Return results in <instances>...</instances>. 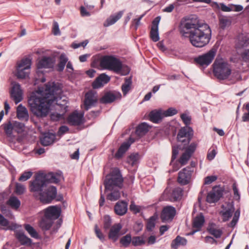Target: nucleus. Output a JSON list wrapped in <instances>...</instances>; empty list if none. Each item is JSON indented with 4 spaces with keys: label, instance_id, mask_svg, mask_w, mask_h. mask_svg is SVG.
Here are the masks:
<instances>
[{
    "label": "nucleus",
    "instance_id": "obj_41",
    "mask_svg": "<svg viewBox=\"0 0 249 249\" xmlns=\"http://www.w3.org/2000/svg\"><path fill=\"white\" fill-rule=\"evenodd\" d=\"M7 204L12 208L18 209L20 205V201L16 196H11L7 201Z\"/></svg>",
    "mask_w": 249,
    "mask_h": 249
},
{
    "label": "nucleus",
    "instance_id": "obj_3",
    "mask_svg": "<svg viewBox=\"0 0 249 249\" xmlns=\"http://www.w3.org/2000/svg\"><path fill=\"white\" fill-rule=\"evenodd\" d=\"M60 177L61 175L56 173L39 172L35 176L34 179L30 181V191L39 192L40 194L48 183H58L60 181Z\"/></svg>",
    "mask_w": 249,
    "mask_h": 249
},
{
    "label": "nucleus",
    "instance_id": "obj_58",
    "mask_svg": "<svg viewBox=\"0 0 249 249\" xmlns=\"http://www.w3.org/2000/svg\"><path fill=\"white\" fill-rule=\"evenodd\" d=\"M25 191V186L19 183H16V188H15V192L18 195H21L23 194Z\"/></svg>",
    "mask_w": 249,
    "mask_h": 249
},
{
    "label": "nucleus",
    "instance_id": "obj_37",
    "mask_svg": "<svg viewBox=\"0 0 249 249\" xmlns=\"http://www.w3.org/2000/svg\"><path fill=\"white\" fill-rule=\"evenodd\" d=\"M149 128L147 123H142L137 127L135 133L138 136H142L148 131Z\"/></svg>",
    "mask_w": 249,
    "mask_h": 249
},
{
    "label": "nucleus",
    "instance_id": "obj_6",
    "mask_svg": "<svg viewBox=\"0 0 249 249\" xmlns=\"http://www.w3.org/2000/svg\"><path fill=\"white\" fill-rule=\"evenodd\" d=\"M213 73L219 80L227 79L231 73V66L225 61H215L213 64Z\"/></svg>",
    "mask_w": 249,
    "mask_h": 249
},
{
    "label": "nucleus",
    "instance_id": "obj_63",
    "mask_svg": "<svg viewBox=\"0 0 249 249\" xmlns=\"http://www.w3.org/2000/svg\"><path fill=\"white\" fill-rule=\"evenodd\" d=\"M144 243L143 239L140 237H136L133 238L132 244L134 246H139Z\"/></svg>",
    "mask_w": 249,
    "mask_h": 249
},
{
    "label": "nucleus",
    "instance_id": "obj_33",
    "mask_svg": "<svg viewBox=\"0 0 249 249\" xmlns=\"http://www.w3.org/2000/svg\"><path fill=\"white\" fill-rule=\"evenodd\" d=\"M16 237L22 245H31L32 243V240L22 231H17Z\"/></svg>",
    "mask_w": 249,
    "mask_h": 249
},
{
    "label": "nucleus",
    "instance_id": "obj_46",
    "mask_svg": "<svg viewBox=\"0 0 249 249\" xmlns=\"http://www.w3.org/2000/svg\"><path fill=\"white\" fill-rule=\"evenodd\" d=\"M14 130L18 133L23 131L25 125L24 124L17 121H13Z\"/></svg>",
    "mask_w": 249,
    "mask_h": 249
},
{
    "label": "nucleus",
    "instance_id": "obj_57",
    "mask_svg": "<svg viewBox=\"0 0 249 249\" xmlns=\"http://www.w3.org/2000/svg\"><path fill=\"white\" fill-rule=\"evenodd\" d=\"M196 146L197 144L196 143L192 142L187 147L185 152L192 156L195 151Z\"/></svg>",
    "mask_w": 249,
    "mask_h": 249
},
{
    "label": "nucleus",
    "instance_id": "obj_48",
    "mask_svg": "<svg viewBox=\"0 0 249 249\" xmlns=\"http://www.w3.org/2000/svg\"><path fill=\"white\" fill-rule=\"evenodd\" d=\"M131 242V237L130 234H126L123 236L120 240V243L124 247L129 246Z\"/></svg>",
    "mask_w": 249,
    "mask_h": 249
},
{
    "label": "nucleus",
    "instance_id": "obj_49",
    "mask_svg": "<svg viewBox=\"0 0 249 249\" xmlns=\"http://www.w3.org/2000/svg\"><path fill=\"white\" fill-rule=\"evenodd\" d=\"M191 156H192L185 152L182 154L180 158H179V163L181 164V165H185L187 163L188 161L189 160Z\"/></svg>",
    "mask_w": 249,
    "mask_h": 249
},
{
    "label": "nucleus",
    "instance_id": "obj_14",
    "mask_svg": "<svg viewBox=\"0 0 249 249\" xmlns=\"http://www.w3.org/2000/svg\"><path fill=\"white\" fill-rule=\"evenodd\" d=\"M193 135V129L190 126H186L182 127L179 130L177 136V138L178 141L184 142H185V139L184 138H186L187 139V142L189 143L192 139Z\"/></svg>",
    "mask_w": 249,
    "mask_h": 249
},
{
    "label": "nucleus",
    "instance_id": "obj_7",
    "mask_svg": "<svg viewBox=\"0 0 249 249\" xmlns=\"http://www.w3.org/2000/svg\"><path fill=\"white\" fill-rule=\"evenodd\" d=\"M31 64V59L28 57L18 63L16 75L18 78L24 79L29 76Z\"/></svg>",
    "mask_w": 249,
    "mask_h": 249
},
{
    "label": "nucleus",
    "instance_id": "obj_64",
    "mask_svg": "<svg viewBox=\"0 0 249 249\" xmlns=\"http://www.w3.org/2000/svg\"><path fill=\"white\" fill-rule=\"evenodd\" d=\"M217 178L216 176H208L205 178V184H210L215 181Z\"/></svg>",
    "mask_w": 249,
    "mask_h": 249
},
{
    "label": "nucleus",
    "instance_id": "obj_39",
    "mask_svg": "<svg viewBox=\"0 0 249 249\" xmlns=\"http://www.w3.org/2000/svg\"><path fill=\"white\" fill-rule=\"evenodd\" d=\"M231 23V18L224 16L219 18V25L221 28L225 29Z\"/></svg>",
    "mask_w": 249,
    "mask_h": 249
},
{
    "label": "nucleus",
    "instance_id": "obj_26",
    "mask_svg": "<svg viewBox=\"0 0 249 249\" xmlns=\"http://www.w3.org/2000/svg\"><path fill=\"white\" fill-rule=\"evenodd\" d=\"M149 120L154 123H159L164 118L163 110L155 109L151 111L149 114Z\"/></svg>",
    "mask_w": 249,
    "mask_h": 249
},
{
    "label": "nucleus",
    "instance_id": "obj_10",
    "mask_svg": "<svg viewBox=\"0 0 249 249\" xmlns=\"http://www.w3.org/2000/svg\"><path fill=\"white\" fill-rule=\"evenodd\" d=\"M56 188L53 186H50L39 194V199L43 203H49L56 197Z\"/></svg>",
    "mask_w": 249,
    "mask_h": 249
},
{
    "label": "nucleus",
    "instance_id": "obj_40",
    "mask_svg": "<svg viewBox=\"0 0 249 249\" xmlns=\"http://www.w3.org/2000/svg\"><path fill=\"white\" fill-rule=\"evenodd\" d=\"M120 189L115 188L107 196V199L114 201L118 200L120 197Z\"/></svg>",
    "mask_w": 249,
    "mask_h": 249
},
{
    "label": "nucleus",
    "instance_id": "obj_13",
    "mask_svg": "<svg viewBox=\"0 0 249 249\" xmlns=\"http://www.w3.org/2000/svg\"><path fill=\"white\" fill-rule=\"evenodd\" d=\"M193 172L190 167H186L181 170L179 173L178 178V181L181 185H186L189 183L192 173Z\"/></svg>",
    "mask_w": 249,
    "mask_h": 249
},
{
    "label": "nucleus",
    "instance_id": "obj_34",
    "mask_svg": "<svg viewBox=\"0 0 249 249\" xmlns=\"http://www.w3.org/2000/svg\"><path fill=\"white\" fill-rule=\"evenodd\" d=\"M187 243V241L185 238L178 235L172 241L171 247L174 249H178L180 246H185Z\"/></svg>",
    "mask_w": 249,
    "mask_h": 249
},
{
    "label": "nucleus",
    "instance_id": "obj_32",
    "mask_svg": "<svg viewBox=\"0 0 249 249\" xmlns=\"http://www.w3.org/2000/svg\"><path fill=\"white\" fill-rule=\"evenodd\" d=\"M205 222L203 215L200 213L196 216L193 221V228H196V231H200L202 228Z\"/></svg>",
    "mask_w": 249,
    "mask_h": 249
},
{
    "label": "nucleus",
    "instance_id": "obj_52",
    "mask_svg": "<svg viewBox=\"0 0 249 249\" xmlns=\"http://www.w3.org/2000/svg\"><path fill=\"white\" fill-rule=\"evenodd\" d=\"M180 118L186 126H188L190 124L191 117L189 115L188 113H184L181 114L180 115Z\"/></svg>",
    "mask_w": 249,
    "mask_h": 249
},
{
    "label": "nucleus",
    "instance_id": "obj_44",
    "mask_svg": "<svg viewBox=\"0 0 249 249\" xmlns=\"http://www.w3.org/2000/svg\"><path fill=\"white\" fill-rule=\"evenodd\" d=\"M213 4L215 6L216 8L220 9L221 11L226 12H231V4H229L228 5H226L224 3H217L216 2H214Z\"/></svg>",
    "mask_w": 249,
    "mask_h": 249
},
{
    "label": "nucleus",
    "instance_id": "obj_8",
    "mask_svg": "<svg viewBox=\"0 0 249 249\" xmlns=\"http://www.w3.org/2000/svg\"><path fill=\"white\" fill-rule=\"evenodd\" d=\"M183 195V190L181 188L177 187L170 192L166 189L163 192L160 198V201H167L174 202L181 198Z\"/></svg>",
    "mask_w": 249,
    "mask_h": 249
},
{
    "label": "nucleus",
    "instance_id": "obj_22",
    "mask_svg": "<svg viewBox=\"0 0 249 249\" xmlns=\"http://www.w3.org/2000/svg\"><path fill=\"white\" fill-rule=\"evenodd\" d=\"M122 97V94L119 92H109L106 93L102 98L101 101L103 103H111L117 99H120Z\"/></svg>",
    "mask_w": 249,
    "mask_h": 249
},
{
    "label": "nucleus",
    "instance_id": "obj_30",
    "mask_svg": "<svg viewBox=\"0 0 249 249\" xmlns=\"http://www.w3.org/2000/svg\"><path fill=\"white\" fill-rule=\"evenodd\" d=\"M56 139L55 134L53 133H46L40 139L41 143L44 146L52 144Z\"/></svg>",
    "mask_w": 249,
    "mask_h": 249
},
{
    "label": "nucleus",
    "instance_id": "obj_25",
    "mask_svg": "<svg viewBox=\"0 0 249 249\" xmlns=\"http://www.w3.org/2000/svg\"><path fill=\"white\" fill-rule=\"evenodd\" d=\"M96 101L97 99L95 96L94 93L91 91L88 92L85 94L84 104L85 109L88 110L96 102Z\"/></svg>",
    "mask_w": 249,
    "mask_h": 249
},
{
    "label": "nucleus",
    "instance_id": "obj_16",
    "mask_svg": "<svg viewBox=\"0 0 249 249\" xmlns=\"http://www.w3.org/2000/svg\"><path fill=\"white\" fill-rule=\"evenodd\" d=\"M222 209V210L220 211V214L221 215L223 221H227L232 215L234 211V205L232 204L228 203L226 205H223Z\"/></svg>",
    "mask_w": 249,
    "mask_h": 249
},
{
    "label": "nucleus",
    "instance_id": "obj_28",
    "mask_svg": "<svg viewBox=\"0 0 249 249\" xmlns=\"http://www.w3.org/2000/svg\"><path fill=\"white\" fill-rule=\"evenodd\" d=\"M114 211L117 215L125 214L127 211V203L124 201H118L114 206Z\"/></svg>",
    "mask_w": 249,
    "mask_h": 249
},
{
    "label": "nucleus",
    "instance_id": "obj_31",
    "mask_svg": "<svg viewBox=\"0 0 249 249\" xmlns=\"http://www.w3.org/2000/svg\"><path fill=\"white\" fill-rule=\"evenodd\" d=\"M17 116L21 120L28 121L29 119L28 110L22 104L19 105L17 108Z\"/></svg>",
    "mask_w": 249,
    "mask_h": 249
},
{
    "label": "nucleus",
    "instance_id": "obj_2",
    "mask_svg": "<svg viewBox=\"0 0 249 249\" xmlns=\"http://www.w3.org/2000/svg\"><path fill=\"white\" fill-rule=\"evenodd\" d=\"M179 30L180 34L188 37L192 45L201 48L210 42L211 30L207 24L200 23L197 18H188L181 20Z\"/></svg>",
    "mask_w": 249,
    "mask_h": 249
},
{
    "label": "nucleus",
    "instance_id": "obj_56",
    "mask_svg": "<svg viewBox=\"0 0 249 249\" xmlns=\"http://www.w3.org/2000/svg\"><path fill=\"white\" fill-rule=\"evenodd\" d=\"M164 117L172 116L178 113V110L174 107H170L166 110H163Z\"/></svg>",
    "mask_w": 249,
    "mask_h": 249
},
{
    "label": "nucleus",
    "instance_id": "obj_29",
    "mask_svg": "<svg viewBox=\"0 0 249 249\" xmlns=\"http://www.w3.org/2000/svg\"><path fill=\"white\" fill-rule=\"evenodd\" d=\"M123 14L124 11H121L115 14L110 15L104 22V26L108 27L114 24L122 18Z\"/></svg>",
    "mask_w": 249,
    "mask_h": 249
},
{
    "label": "nucleus",
    "instance_id": "obj_54",
    "mask_svg": "<svg viewBox=\"0 0 249 249\" xmlns=\"http://www.w3.org/2000/svg\"><path fill=\"white\" fill-rule=\"evenodd\" d=\"M111 219L109 215H105L104 217V228L105 230H107L110 228L111 225Z\"/></svg>",
    "mask_w": 249,
    "mask_h": 249
},
{
    "label": "nucleus",
    "instance_id": "obj_1",
    "mask_svg": "<svg viewBox=\"0 0 249 249\" xmlns=\"http://www.w3.org/2000/svg\"><path fill=\"white\" fill-rule=\"evenodd\" d=\"M59 90V86L54 82H48L45 88H39L37 90L32 92L28 100L30 111L37 118L47 117L52 105L51 95Z\"/></svg>",
    "mask_w": 249,
    "mask_h": 249
},
{
    "label": "nucleus",
    "instance_id": "obj_38",
    "mask_svg": "<svg viewBox=\"0 0 249 249\" xmlns=\"http://www.w3.org/2000/svg\"><path fill=\"white\" fill-rule=\"evenodd\" d=\"M209 232L216 238H220L222 234V231L215 227L214 225H211L208 228Z\"/></svg>",
    "mask_w": 249,
    "mask_h": 249
},
{
    "label": "nucleus",
    "instance_id": "obj_15",
    "mask_svg": "<svg viewBox=\"0 0 249 249\" xmlns=\"http://www.w3.org/2000/svg\"><path fill=\"white\" fill-rule=\"evenodd\" d=\"M176 213L175 207L171 206L165 207L161 212L160 218L162 222L171 221Z\"/></svg>",
    "mask_w": 249,
    "mask_h": 249
},
{
    "label": "nucleus",
    "instance_id": "obj_4",
    "mask_svg": "<svg viewBox=\"0 0 249 249\" xmlns=\"http://www.w3.org/2000/svg\"><path fill=\"white\" fill-rule=\"evenodd\" d=\"M100 65L103 69L113 71L121 75H126L130 72L127 66L123 64L119 59L112 55L103 56L100 59Z\"/></svg>",
    "mask_w": 249,
    "mask_h": 249
},
{
    "label": "nucleus",
    "instance_id": "obj_55",
    "mask_svg": "<svg viewBox=\"0 0 249 249\" xmlns=\"http://www.w3.org/2000/svg\"><path fill=\"white\" fill-rule=\"evenodd\" d=\"M33 173L31 171H25L18 178L20 181H25L29 179L32 176Z\"/></svg>",
    "mask_w": 249,
    "mask_h": 249
},
{
    "label": "nucleus",
    "instance_id": "obj_53",
    "mask_svg": "<svg viewBox=\"0 0 249 249\" xmlns=\"http://www.w3.org/2000/svg\"><path fill=\"white\" fill-rule=\"evenodd\" d=\"M232 187L233 192L234 198L235 200L239 201L240 199V194L236 182L233 183Z\"/></svg>",
    "mask_w": 249,
    "mask_h": 249
},
{
    "label": "nucleus",
    "instance_id": "obj_18",
    "mask_svg": "<svg viewBox=\"0 0 249 249\" xmlns=\"http://www.w3.org/2000/svg\"><path fill=\"white\" fill-rule=\"evenodd\" d=\"M11 96L14 100L16 104H18L22 100V91L18 83H14L11 91Z\"/></svg>",
    "mask_w": 249,
    "mask_h": 249
},
{
    "label": "nucleus",
    "instance_id": "obj_35",
    "mask_svg": "<svg viewBox=\"0 0 249 249\" xmlns=\"http://www.w3.org/2000/svg\"><path fill=\"white\" fill-rule=\"evenodd\" d=\"M132 77H126L124 78V82L122 85V90L124 96H125L130 90L132 87Z\"/></svg>",
    "mask_w": 249,
    "mask_h": 249
},
{
    "label": "nucleus",
    "instance_id": "obj_11",
    "mask_svg": "<svg viewBox=\"0 0 249 249\" xmlns=\"http://www.w3.org/2000/svg\"><path fill=\"white\" fill-rule=\"evenodd\" d=\"M236 47L237 49L243 50L240 54L242 60L245 62H249V40L246 37L239 40Z\"/></svg>",
    "mask_w": 249,
    "mask_h": 249
},
{
    "label": "nucleus",
    "instance_id": "obj_47",
    "mask_svg": "<svg viewBox=\"0 0 249 249\" xmlns=\"http://www.w3.org/2000/svg\"><path fill=\"white\" fill-rule=\"evenodd\" d=\"M150 37L154 42H157L160 39L159 29L151 28L150 31Z\"/></svg>",
    "mask_w": 249,
    "mask_h": 249
},
{
    "label": "nucleus",
    "instance_id": "obj_36",
    "mask_svg": "<svg viewBox=\"0 0 249 249\" xmlns=\"http://www.w3.org/2000/svg\"><path fill=\"white\" fill-rule=\"evenodd\" d=\"M53 223V221L52 219L47 218L44 216V217L41 219L39 223V226L43 231H47L51 228Z\"/></svg>",
    "mask_w": 249,
    "mask_h": 249
},
{
    "label": "nucleus",
    "instance_id": "obj_45",
    "mask_svg": "<svg viewBox=\"0 0 249 249\" xmlns=\"http://www.w3.org/2000/svg\"><path fill=\"white\" fill-rule=\"evenodd\" d=\"M139 159V155L138 153H134L131 154L127 159V162L134 166L137 163V162Z\"/></svg>",
    "mask_w": 249,
    "mask_h": 249
},
{
    "label": "nucleus",
    "instance_id": "obj_23",
    "mask_svg": "<svg viewBox=\"0 0 249 249\" xmlns=\"http://www.w3.org/2000/svg\"><path fill=\"white\" fill-rule=\"evenodd\" d=\"M110 80V77L105 73L101 74L92 83L94 89H98L107 84Z\"/></svg>",
    "mask_w": 249,
    "mask_h": 249
},
{
    "label": "nucleus",
    "instance_id": "obj_59",
    "mask_svg": "<svg viewBox=\"0 0 249 249\" xmlns=\"http://www.w3.org/2000/svg\"><path fill=\"white\" fill-rule=\"evenodd\" d=\"M130 210L135 213L140 212L141 208L138 205H136L134 202H131L129 207Z\"/></svg>",
    "mask_w": 249,
    "mask_h": 249
},
{
    "label": "nucleus",
    "instance_id": "obj_60",
    "mask_svg": "<svg viewBox=\"0 0 249 249\" xmlns=\"http://www.w3.org/2000/svg\"><path fill=\"white\" fill-rule=\"evenodd\" d=\"M52 32L54 35L57 36L60 35V31L59 28V25L56 21H53V27Z\"/></svg>",
    "mask_w": 249,
    "mask_h": 249
},
{
    "label": "nucleus",
    "instance_id": "obj_21",
    "mask_svg": "<svg viewBox=\"0 0 249 249\" xmlns=\"http://www.w3.org/2000/svg\"><path fill=\"white\" fill-rule=\"evenodd\" d=\"M59 91L54 92V93L51 95V98H52V104H55L59 106L62 108H64L66 110V108L68 107V106H66L67 101L65 97H64V99L62 100V97L56 96L61 92V90L59 88Z\"/></svg>",
    "mask_w": 249,
    "mask_h": 249
},
{
    "label": "nucleus",
    "instance_id": "obj_12",
    "mask_svg": "<svg viewBox=\"0 0 249 249\" xmlns=\"http://www.w3.org/2000/svg\"><path fill=\"white\" fill-rule=\"evenodd\" d=\"M223 194V189L219 186H214L212 190L208 193L206 201L209 203L217 202Z\"/></svg>",
    "mask_w": 249,
    "mask_h": 249
},
{
    "label": "nucleus",
    "instance_id": "obj_5",
    "mask_svg": "<svg viewBox=\"0 0 249 249\" xmlns=\"http://www.w3.org/2000/svg\"><path fill=\"white\" fill-rule=\"evenodd\" d=\"M124 179L120 172L117 168H114L110 173L106 176L104 180L105 191H113L114 189H121L123 185Z\"/></svg>",
    "mask_w": 249,
    "mask_h": 249
},
{
    "label": "nucleus",
    "instance_id": "obj_9",
    "mask_svg": "<svg viewBox=\"0 0 249 249\" xmlns=\"http://www.w3.org/2000/svg\"><path fill=\"white\" fill-rule=\"evenodd\" d=\"M216 53V50L212 48L207 53L199 55L194 58L195 62L201 66H208L213 60Z\"/></svg>",
    "mask_w": 249,
    "mask_h": 249
},
{
    "label": "nucleus",
    "instance_id": "obj_24",
    "mask_svg": "<svg viewBox=\"0 0 249 249\" xmlns=\"http://www.w3.org/2000/svg\"><path fill=\"white\" fill-rule=\"evenodd\" d=\"M122 228L121 224L117 223L114 224L110 229L108 233V238L113 242L116 241L119 237V232Z\"/></svg>",
    "mask_w": 249,
    "mask_h": 249
},
{
    "label": "nucleus",
    "instance_id": "obj_43",
    "mask_svg": "<svg viewBox=\"0 0 249 249\" xmlns=\"http://www.w3.org/2000/svg\"><path fill=\"white\" fill-rule=\"evenodd\" d=\"M25 230L30 235V236L34 238H38V234L36 230L30 224H25L24 225Z\"/></svg>",
    "mask_w": 249,
    "mask_h": 249
},
{
    "label": "nucleus",
    "instance_id": "obj_27",
    "mask_svg": "<svg viewBox=\"0 0 249 249\" xmlns=\"http://www.w3.org/2000/svg\"><path fill=\"white\" fill-rule=\"evenodd\" d=\"M54 60L50 56L43 57L38 62L37 67L38 69L51 68L53 66Z\"/></svg>",
    "mask_w": 249,
    "mask_h": 249
},
{
    "label": "nucleus",
    "instance_id": "obj_50",
    "mask_svg": "<svg viewBox=\"0 0 249 249\" xmlns=\"http://www.w3.org/2000/svg\"><path fill=\"white\" fill-rule=\"evenodd\" d=\"M156 217L154 216L150 217L146 224V229L148 231H152L155 226Z\"/></svg>",
    "mask_w": 249,
    "mask_h": 249
},
{
    "label": "nucleus",
    "instance_id": "obj_20",
    "mask_svg": "<svg viewBox=\"0 0 249 249\" xmlns=\"http://www.w3.org/2000/svg\"><path fill=\"white\" fill-rule=\"evenodd\" d=\"M135 141V140L130 136L129 140L123 142L115 154V157L119 159L123 157L124 154L127 151L131 144Z\"/></svg>",
    "mask_w": 249,
    "mask_h": 249
},
{
    "label": "nucleus",
    "instance_id": "obj_51",
    "mask_svg": "<svg viewBox=\"0 0 249 249\" xmlns=\"http://www.w3.org/2000/svg\"><path fill=\"white\" fill-rule=\"evenodd\" d=\"M240 214V212L239 209L237 210L234 213L233 217L230 224V226L234 227L237 224Z\"/></svg>",
    "mask_w": 249,
    "mask_h": 249
},
{
    "label": "nucleus",
    "instance_id": "obj_19",
    "mask_svg": "<svg viewBox=\"0 0 249 249\" xmlns=\"http://www.w3.org/2000/svg\"><path fill=\"white\" fill-rule=\"evenodd\" d=\"M60 210L55 206H52L44 210V216L52 220L59 217Z\"/></svg>",
    "mask_w": 249,
    "mask_h": 249
},
{
    "label": "nucleus",
    "instance_id": "obj_62",
    "mask_svg": "<svg viewBox=\"0 0 249 249\" xmlns=\"http://www.w3.org/2000/svg\"><path fill=\"white\" fill-rule=\"evenodd\" d=\"M216 151L214 148H213V149H210L208 151L207 158L209 160H212L214 158V157L216 156Z\"/></svg>",
    "mask_w": 249,
    "mask_h": 249
},
{
    "label": "nucleus",
    "instance_id": "obj_61",
    "mask_svg": "<svg viewBox=\"0 0 249 249\" xmlns=\"http://www.w3.org/2000/svg\"><path fill=\"white\" fill-rule=\"evenodd\" d=\"M95 232L97 237L102 241L104 242L105 240V237L100 230L98 228V226L96 225L95 226Z\"/></svg>",
    "mask_w": 249,
    "mask_h": 249
},
{
    "label": "nucleus",
    "instance_id": "obj_42",
    "mask_svg": "<svg viewBox=\"0 0 249 249\" xmlns=\"http://www.w3.org/2000/svg\"><path fill=\"white\" fill-rule=\"evenodd\" d=\"M2 125L6 134L9 137L11 136L13 133V131L14 130L13 122L9 121L4 123Z\"/></svg>",
    "mask_w": 249,
    "mask_h": 249
},
{
    "label": "nucleus",
    "instance_id": "obj_17",
    "mask_svg": "<svg viewBox=\"0 0 249 249\" xmlns=\"http://www.w3.org/2000/svg\"><path fill=\"white\" fill-rule=\"evenodd\" d=\"M83 117L84 113L74 111L69 116L68 122L71 125H79L83 123Z\"/></svg>",
    "mask_w": 249,
    "mask_h": 249
}]
</instances>
